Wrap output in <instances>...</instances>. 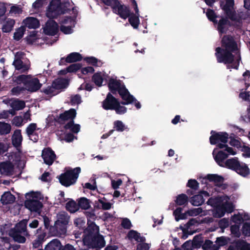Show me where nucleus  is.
<instances>
[{
	"label": "nucleus",
	"instance_id": "obj_1",
	"mask_svg": "<svg viewBox=\"0 0 250 250\" xmlns=\"http://www.w3.org/2000/svg\"><path fill=\"white\" fill-rule=\"evenodd\" d=\"M222 48H216L215 56L218 62L227 65L228 69H238L240 55L233 38L224 36L222 40Z\"/></svg>",
	"mask_w": 250,
	"mask_h": 250
},
{
	"label": "nucleus",
	"instance_id": "obj_2",
	"mask_svg": "<svg viewBox=\"0 0 250 250\" xmlns=\"http://www.w3.org/2000/svg\"><path fill=\"white\" fill-rule=\"evenodd\" d=\"M207 204L213 207L212 215L215 218H221L226 213H231L234 208V206L230 198L226 195L211 197L208 200Z\"/></svg>",
	"mask_w": 250,
	"mask_h": 250
},
{
	"label": "nucleus",
	"instance_id": "obj_3",
	"mask_svg": "<svg viewBox=\"0 0 250 250\" xmlns=\"http://www.w3.org/2000/svg\"><path fill=\"white\" fill-rule=\"evenodd\" d=\"M99 232V227L94 223H90L84 231L83 244L89 248L104 247L105 242L103 237Z\"/></svg>",
	"mask_w": 250,
	"mask_h": 250
},
{
	"label": "nucleus",
	"instance_id": "obj_4",
	"mask_svg": "<svg viewBox=\"0 0 250 250\" xmlns=\"http://www.w3.org/2000/svg\"><path fill=\"white\" fill-rule=\"evenodd\" d=\"M202 184L206 185V189L215 192H220V189H224L226 188L225 185L223 184L224 179L220 175L216 174H208L205 176H201L198 178Z\"/></svg>",
	"mask_w": 250,
	"mask_h": 250
},
{
	"label": "nucleus",
	"instance_id": "obj_5",
	"mask_svg": "<svg viewBox=\"0 0 250 250\" xmlns=\"http://www.w3.org/2000/svg\"><path fill=\"white\" fill-rule=\"evenodd\" d=\"M211 134L209 140L211 145H217L218 147L224 149L225 151L229 153V154H231V155H234L237 153L235 149L228 146L226 145L229 137L227 133L224 132H216L211 131Z\"/></svg>",
	"mask_w": 250,
	"mask_h": 250
},
{
	"label": "nucleus",
	"instance_id": "obj_6",
	"mask_svg": "<svg viewBox=\"0 0 250 250\" xmlns=\"http://www.w3.org/2000/svg\"><path fill=\"white\" fill-rule=\"evenodd\" d=\"M108 87L113 93L118 92L124 102L123 104H128L133 100V97L130 94L125 85L122 84L120 81L114 79H110L108 83Z\"/></svg>",
	"mask_w": 250,
	"mask_h": 250
},
{
	"label": "nucleus",
	"instance_id": "obj_7",
	"mask_svg": "<svg viewBox=\"0 0 250 250\" xmlns=\"http://www.w3.org/2000/svg\"><path fill=\"white\" fill-rule=\"evenodd\" d=\"M26 200L25 202V206L27 208L31 211L38 212L42 208V204L40 201L42 198L41 194L40 192H30L25 195Z\"/></svg>",
	"mask_w": 250,
	"mask_h": 250
},
{
	"label": "nucleus",
	"instance_id": "obj_8",
	"mask_svg": "<svg viewBox=\"0 0 250 250\" xmlns=\"http://www.w3.org/2000/svg\"><path fill=\"white\" fill-rule=\"evenodd\" d=\"M57 219L55 221L54 227L51 229V230L56 229V232L54 233V235L60 236L66 233L69 217L67 213L60 212L57 214Z\"/></svg>",
	"mask_w": 250,
	"mask_h": 250
},
{
	"label": "nucleus",
	"instance_id": "obj_9",
	"mask_svg": "<svg viewBox=\"0 0 250 250\" xmlns=\"http://www.w3.org/2000/svg\"><path fill=\"white\" fill-rule=\"evenodd\" d=\"M80 172L81 168L79 167L66 170L65 172L60 175L59 178L60 183L65 187L74 184Z\"/></svg>",
	"mask_w": 250,
	"mask_h": 250
},
{
	"label": "nucleus",
	"instance_id": "obj_10",
	"mask_svg": "<svg viewBox=\"0 0 250 250\" xmlns=\"http://www.w3.org/2000/svg\"><path fill=\"white\" fill-rule=\"evenodd\" d=\"M225 167L235 170L238 174L244 177L250 173L249 169L247 165L240 163L236 157L227 160L225 162Z\"/></svg>",
	"mask_w": 250,
	"mask_h": 250
},
{
	"label": "nucleus",
	"instance_id": "obj_11",
	"mask_svg": "<svg viewBox=\"0 0 250 250\" xmlns=\"http://www.w3.org/2000/svg\"><path fill=\"white\" fill-rule=\"evenodd\" d=\"M106 5L110 6L114 13L124 19H126L129 14V9L125 5H122L118 0H102Z\"/></svg>",
	"mask_w": 250,
	"mask_h": 250
},
{
	"label": "nucleus",
	"instance_id": "obj_12",
	"mask_svg": "<svg viewBox=\"0 0 250 250\" xmlns=\"http://www.w3.org/2000/svg\"><path fill=\"white\" fill-rule=\"evenodd\" d=\"M24 54L22 52H18L15 54L14 60L13 65L15 69L21 73H24L27 71L30 66L29 61L24 58Z\"/></svg>",
	"mask_w": 250,
	"mask_h": 250
},
{
	"label": "nucleus",
	"instance_id": "obj_13",
	"mask_svg": "<svg viewBox=\"0 0 250 250\" xmlns=\"http://www.w3.org/2000/svg\"><path fill=\"white\" fill-rule=\"evenodd\" d=\"M68 85V82L66 79H57L53 82L52 86L47 87L44 90V92L47 95L54 96L58 93L56 90L65 88Z\"/></svg>",
	"mask_w": 250,
	"mask_h": 250
},
{
	"label": "nucleus",
	"instance_id": "obj_14",
	"mask_svg": "<svg viewBox=\"0 0 250 250\" xmlns=\"http://www.w3.org/2000/svg\"><path fill=\"white\" fill-rule=\"evenodd\" d=\"M62 13L61 0H52L46 10V15L49 19H53Z\"/></svg>",
	"mask_w": 250,
	"mask_h": 250
},
{
	"label": "nucleus",
	"instance_id": "obj_15",
	"mask_svg": "<svg viewBox=\"0 0 250 250\" xmlns=\"http://www.w3.org/2000/svg\"><path fill=\"white\" fill-rule=\"evenodd\" d=\"M220 6L226 15L231 20L235 19L234 0H220Z\"/></svg>",
	"mask_w": 250,
	"mask_h": 250
},
{
	"label": "nucleus",
	"instance_id": "obj_16",
	"mask_svg": "<svg viewBox=\"0 0 250 250\" xmlns=\"http://www.w3.org/2000/svg\"><path fill=\"white\" fill-rule=\"evenodd\" d=\"M205 187L204 190L200 192L199 194L194 195L191 198L190 202L193 206H199L202 205L205 201L204 197H208L214 194L213 190H211L210 189L209 191L207 189L205 190Z\"/></svg>",
	"mask_w": 250,
	"mask_h": 250
},
{
	"label": "nucleus",
	"instance_id": "obj_17",
	"mask_svg": "<svg viewBox=\"0 0 250 250\" xmlns=\"http://www.w3.org/2000/svg\"><path fill=\"white\" fill-rule=\"evenodd\" d=\"M223 150H218V148H215L212 152V154L214 157V159L216 162L221 167H225V162L224 160L228 157L229 155L230 154H229V153L225 151L224 149Z\"/></svg>",
	"mask_w": 250,
	"mask_h": 250
},
{
	"label": "nucleus",
	"instance_id": "obj_18",
	"mask_svg": "<svg viewBox=\"0 0 250 250\" xmlns=\"http://www.w3.org/2000/svg\"><path fill=\"white\" fill-rule=\"evenodd\" d=\"M132 3L133 4L134 9L135 11V14L130 15L129 14L127 18L129 17L128 21L130 24L134 28H137L140 23V20L139 19V17L140 16L139 11L136 1L135 0H132ZM129 12H130L129 10Z\"/></svg>",
	"mask_w": 250,
	"mask_h": 250
},
{
	"label": "nucleus",
	"instance_id": "obj_19",
	"mask_svg": "<svg viewBox=\"0 0 250 250\" xmlns=\"http://www.w3.org/2000/svg\"><path fill=\"white\" fill-rule=\"evenodd\" d=\"M16 172V168L13 164L10 162L0 163V173L3 175L10 176Z\"/></svg>",
	"mask_w": 250,
	"mask_h": 250
},
{
	"label": "nucleus",
	"instance_id": "obj_20",
	"mask_svg": "<svg viewBox=\"0 0 250 250\" xmlns=\"http://www.w3.org/2000/svg\"><path fill=\"white\" fill-rule=\"evenodd\" d=\"M59 28L57 23L53 20L47 21L43 27L44 33L48 35H55L58 32Z\"/></svg>",
	"mask_w": 250,
	"mask_h": 250
},
{
	"label": "nucleus",
	"instance_id": "obj_21",
	"mask_svg": "<svg viewBox=\"0 0 250 250\" xmlns=\"http://www.w3.org/2000/svg\"><path fill=\"white\" fill-rule=\"evenodd\" d=\"M42 157L46 164L51 165L56 158V155L50 148H46L42 151Z\"/></svg>",
	"mask_w": 250,
	"mask_h": 250
},
{
	"label": "nucleus",
	"instance_id": "obj_22",
	"mask_svg": "<svg viewBox=\"0 0 250 250\" xmlns=\"http://www.w3.org/2000/svg\"><path fill=\"white\" fill-rule=\"evenodd\" d=\"M29 76V78L28 80L25 88L27 90L31 92L36 91L41 88L42 84L38 79L33 78L31 75Z\"/></svg>",
	"mask_w": 250,
	"mask_h": 250
},
{
	"label": "nucleus",
	"instance_id": "obj_23",
	"mask_svg": "<svg viewBox=\"0 0 250 250\" xmlns=\"http://www.w3.org/2000/svg\"><path fill=\"white\" fill-rule=\"evenodd\" d=\"M37 126L35 123H31L26 128V134L29 138L34 142H37L39 139L36 131L38 130Z\"/></svg>",
	"mask_w": 250,
	"mask_h": 250
},
{
	"label": "nucleus",
	"instance_id": "obj_24",
	"mask_svg": "<svg viewBox=\"0 0 250 250\" xmlns=\"http://www.w3.org/2000/svg\"><path fill=\"white\" fill-rule=\"evenodd\" d=\"M118 101L111 94L108 93L106 98L104 101L103 107L106 110H113L115 108Z\"/></svg>",
	"mask_w": 250,
	"mask_h": 250
},
{
	"label": "nucleus",
	"instance_id": "obj_25",
	"mask_svg": "<svg viewBox=\"0 0 250 250\" xmlns=\"http://www.w3.org/2000/svg\"><path fill=\"white\" fill-rule=\"evenodd\" d=\"M250 219V215L246 212L242 211L234 214L231 218V220L236 225H240L243 221Z\"/></svg>",
	"mask_w": 250,
	"mask_h": 250
},
{
	"label": "nucleus",
	"instance_id": "obj_26",
	"mask_svg": "<svg viewBox=\"0 0 250 250\" xmlns=\"http://www.w3.org/2000/svg\"><path fill=\"white\" fill-rule=\"evenodd\" d=\"M26 39L27 42L31 43L42 44L46 42L47 44H49V42L44 40V39L38 37L36 31H32L31 32L30 35L27 37Z\"/></svg>",
	"mask_w": 250,
	"mask_h": 250
},
{
	"label": "nucleus",
	"instance_id": "obj_27",
	"mask_svg": "<svg viewBox=\"0 0 250 250\" xmlns=\"http://www.w3.org/2000/svg\"><path fill=\"white\" fill-rule=\"evenodd\" d=\"M24 25L29 29H36L40 26V22L38 19L33 17H27L23 21Z\"/></svg>",
	"mask_w": 250,
	"mask_h": 250
},
{
	"label": "nucleus",
	"instance_id": "obj_28",
	"mask_svg": "<svg viewBox=\"0 0 250 250\" xmlns=\"http://www.w3.org/2000/svg\"><path fill=\"white\" fill-rule=\"evenodd\" d=\"M95 208L98 209L103 210H108L111 208L112 204L107 202L105 198H99L98 201H95L94 203Z\"/></svg>",
	"mask_w": 250,
	"mask_h": 250
},
{
	"label": "nucleus",
	"instance_id": "obj_29",
	"mask_svg": "<svg viewBox=\"0 0 250 250\" xmlns=\"http://www.w3.org/2000/svg\"><path fill=\"white\" fill-rule=\"evenodd\" d=\"M229 26V21L225 18H222L218 23L217 29L220 34L226 33Z\"/></svg>",
	"mask_w": 250,
	"mask_h": 250
},
{
	"label": "nucleus",
	"instance_id": "obj_30",
	"mask_svg": "<svg viewBox=\"0 0 250 250\" xmlns=\"http://www.w3.org/2000/svg\"><path fill=\"white\" fill-rule=\"evenodd\" d=\"M12 144L16 147L20 146L22 141V137L21 134V130H16L12 137Z\"/></svg>",
	"mask_w": 250,
	"mask_h": 250
},
{
	"label": "nucleus",
	"instance_id": "obj_31",
	"mask_svg": "<svg viewBox=\"0 0 250 250\" xmlns=\"http://www.w3.org/2000/svg\"><path fill=\"white\" fill-rule=\"evenodd\" d=\"M27 224V220H23L17 224L15 228L11 231H19L23 233V235H28V232L26 231V226Z\"/></svg>",
	"mask_w": 250,
	"mask_h": 250
},
{
	"label": "nucleus",
	"instance_id": "obj_32",
	"mask_svg": "<svg viewBox=\"0 0 250 250\" xmlns=\"http://www.w3.org/2000/svg\"><path fill=\"white\" fill-rule=\"evenodd\" d=\"M76 17L77 15L76 14H74L72 16H64L62 18V19L61 21V23L62 25L75 26Z\"/></svg>",
	"mask_w": 250,
	"mask_h": 250
},
{
	"label": "nucleus",
	"instance_id": "obj_33",
	"mask_svg": "<svg viewBox=\"0 0 250 250\" xmlns=\"http://www.w3.org/2000/svg\"><path fill=\"white\" fill-rule=\"evenodd\" d=\"M9 233L10 235L15 242L19 243H25L26 241L25 236L26 235H23L22 233L20 232L19 231H10Z\"/></svg>",
	"mask_w": 250,
	"mask_h": 250
},
{
	"label": "nucleus",
	"instance_id": "obj_34",
	"mask_svg": "<svg viewBox=\"0 0 250 250\" xmlns=\"http://www.w3.org/2000/svg\"><path fill=\"white\" fill-rule=\"evenodd\" d=\"M62 244L60 241L57 239H54L46 245L44 250H60Z\"/></svg>",
	"mask_w": 250,
	"mask_h": 250
},
{
	"label": "nucleus",
	"instance_id": "obj_35",
	"mask_svg": "<svg viewBox=\"0 0 250 250\" xmlns=\"http://www.w3.org/2000/svg\"><path fill=\"white\" fill-rule=\"evenodd\" d=\"M127 236L129 239H133L138 242H144L146 241L145 237L141 236L140 233L133 230H130L128 232Z\"/></svg>",
	"mask_w": 250,
	"mask_h": 250
},
{
	"label": "nucleus",
	"instance_id": "obj_36",
	"mask_svg": "<svg viewBox=\"0 0 250 250\" xmlns=\"http://www.w3.org/2000/svg\"><path fill=\"white\" fill-rule=\"evenodd\" d=\"M76 115V111L74 109H70L66 111L63 114L60 115V118L62 120H73Z\"/></svg>",
	"mask_w": 250,
	"mask_h": 250
},
{
	"label": "nucleus",
	"instance_id": "obj_37",
	"mask_svg": "<svg viewBox=\"0 0 250 250\" xmlns=\"http://www.w3.org/2000/svg\"><path fill=\"white\" fill-rule=\"evenodd\" d=\"M15 198L10 192H5L1 198V202L3 204H9L13 203Z\"/></svg>",
	"mask_w": 250,
	"mask_h": 250
},
{
	"label": "nucleus",
	"instance_id": "obj_38",
	"mask_svg": "<svg viewBox=\"0 0 250 250\" xmlns=\"http://www.w3.org/2000/svg\"><path fill=\"white\" fill-rule=\"evenodd\" d=\"M10 105L13 110H21L25 107V103L22 101L19 100H14L11 101Z\"/></svg>",
	"mask_w": 250,
	"mask_h": 250
},
{
	"label": "nucleus",
	"instance_id": "obj_39",
	"mask_svg": "<svg viewBox=\"0 0 250 250\" xmlns=\"http://www.w3.org/2000/svg\"><path fill=\"white\" fill-rule=\"evenodd\" d=\"M91 202L85 197H81L78 200V206L83 209L86 210L90 207Z\"/></svg>",
	"mask_w": 250,
	"mask_h": 250
},
{
	"label": "nucleus",
	"instance_id": "obj_40",
	"mask_svg": "<svg viewBox=\"0 0 250 250\" xmlns=\"http://www.w3.org/2000/svg\"><path fill=\"white\" fill-rule=\"evenodd\" d=\"M82 59V57L80 54L77 52L71 53L69 54L65 59V62L71 63L79 61Z\"/></svg>",
	"mask_w": 250,
	"mask_h": 250
},
{
	"label": "nucleus",
	"instance_id": "obj_41",
	"mask_svg": "<svg viewBox=\"0 0 250 250\" xmlns=\"http://www.w3.org/2000/svg\"><path fill=\"white\" fill-rule=\"evenodd\" d=\"M15 21L13 19H7L3 25L2 30L4 32H10L15 24Z\"/></svg>",
	"mask_w": 250,
	"mask_h": 250
},
{
	"label": "nucleus",
	"instance_id": "obj_42",
	"mask_svg": "<svg viewBox=\"0 0 250 250\" xmlns=\"http://www.w3.org/2000/svg\"><path fill=\"white\" fill-rule=\"evenodd\" d=\"M104 75L101 72L95 73L92 77L94 83L99 86H101L103 83Z\"/></svg>",
	"mask_w": 250,
	"mask_h": 250
},
{
	"label": "nucleus",
	"instance_id": "obj_43",
	"mask_svg": "<svg viewBox=\"0 0 250 250\" xmlns=\"http://www.w3.org/2000/svg\"><path fill=\"white\" fill-rule=\"evenodd\" d=\"M182 208H177L174 211L173 215L175 216V220L178 221L180 220L185 219L187 218V214L186 212L184 213H182Z\"/></svg>",
	"mask_w": 250,
	"mask_h": 250
},
{
	"label": "nucleus",
	"instance_id": "obj_44",
	"mask_svg": "<svg viewBox=\"0 0 250 250\" xmlns=\"http://www.w3.org/2000/svg\"><path fill=\"white\" fill-rule=\"evenodd\" d=\"M65 128L73 133H77L80 130V125L79 124H75L73 121H71L65 125Z\"/></svg>",
	"mask_w": 250,
	"mask_h": 250
},
{
	"label": "nucleus",
	"instance_id": "obj_45",
	"mask_svg": "<svg viewBox=\"0 0 250 250\" xmlns=\"http://www.w3.org/2000/svg\"><path fill=\"white\" fill-rule=\"evenodd\" d=\"M203 212L202 209L201 208H192L188 210L186 212V214H187V217L189 216H196L197 215H198L201 213H202ZM207 214V213H205V211H204L203 215H206Z\"/></svg>",
	"mask_w": 250,
	"mask_h": 250
},
{
	"label": "nucleus",
	"instance_id": "obj_46",
	"mask_svg": "<svg viewBox=\"0 0 250 250\" xmlns=\"http://www.w3.org/2000/svg\"><path fill=\"white\" fill-rule=\"evenodd\" d=\"M66 208L71 213L75 212L79 209L78 204H77L74 201H69L66 204Z\"/></svg>",
	"mask_w": 250,
	"mask_h": 250
},
{
	"label": "nucleus",
	"instance_id": "obj_47",
	"mask_svg": "<svg viewBox=\"0 0 250 250\" xmlns=\"http://www.w3.org/2000/svg\"><path fill=\"white\" fill-rule=\"evenodd\" d=\"M11 125L10 124L0 122V134H7L11 131Z\"/></svg>",
	"mask_w": 250,
	"mask_h": 250
},
{
	"label": "nucleus",
	"instance_id": "obj_48",
	"mask_svg": "<svg viewBox=\"0 0 250 250\" xmlns=\"http://www.w3.org/2000/svg\"><path fill=\"white\" fill-rule=\"evenodd\" d=\"M22 12V8L21 5H14L11 7L9 13L11 16H17Z\"/></svg>",
	"mask_w": 250,
	"mask_h": 250
},
{
	"label": "nucleus",
	"instance_id": "obj_49",
	"mask_svg": "<svg viewBox=\"0 0 250 250\" xmlns=\"http://www.w3.org/2000/svg\"><path fill=\"white\" fill-rule=\"evenodd\" d=\"M29 78V75H21L19 76L14 77L13 80L14 82L17 83H23L26 86V83Z\"/></svg>",
	"mask_w": 250,
	"mask_h": 250
},
{
	"label": "nucleus",
	"instance_id": "obj_50",
	"mask_svg": "<svg viewBox=\"0 0 250 250\" xmlns=\"http://www.w3.org/2000/svg\"><path fill=\"white\" fill-rule=\"evenodd\" d=\"M84 60L86 62L96 66H101L102 65V62L101 61L93 57H85L84 58Z\"/></svg>",
	"mask_w": 250,
	"mask_h": 250
},
{
	"label": "nucleus",
	"instance_id": "obj_51",
	"mask_svg": "<svg viewBox=\"0 0 250 250\" xmlns=\"http://www.w3.org/2000/svg\"><path fill=\"white\" fill-rule=\"evenodd\" d=\"M25 31V27L24 26H21L16 30L14 35L15 40L19 41L22 37Z\"/></svg>",
	"mask_w": 250,
	"mask_h": 250
},
{
	"label": "nucleus",
	"instance_id": "obj_52",
	"mask_svg": "<svg viewBox=\"0 0 250 250\" xmlns=\"http://www.w3.org/2000/svg\"><path fill=\"white\" fill-rule=\"evenodd\" d=\"M188 197L185 194L177 196L175 202L178 205L181 206L188 202Z\"/></svg>",
	"mask_w": 250,
	"mask_h": 250
},
{
	"label": "nucleus",
	"instance_id": "obj_53",
	"mask_svg": "<svg viewBox=\"0 0 250 250\" xmlns=\"http://www.w3.org/2000/svg\"><path fill=\"white\" fill-rule=\"evenodd\" d=\"M21 153L18 152V153H16L14 154L13 155H11V158H10L9 159L11 160L12 159V164L14 165H16L18 164V165H19L20 163H21Z\"/></svg>",
	"mask_w": 250,
	"mask_h": 250
},
{
	"label": "nucleus",
	"instance_id": "obj_54",
	"mask_svg": "<svg viewBox=\"0 0 250 250\" xmlns=\"http://www.w3.org/2000/svg\"><path fill=\"white\" fill-rule=\"evenodd\" d=\"M231 233L236 237H239L241 235L240 231V227L238 225H232L230 227Z\"/></svg>",
	"mask_w": 250,
	"mask_h": 250
},
{
	"label": "nucleus",
	"instance_id": "obj_55",
	"mask_svg": "<svg viewBox=\"0 0 250 250\" xmlns=\"http://www.w3.org/2000/svg\"><path fill=\"white\" fill-rule=\"evenodd\" d=\"M74 27V26L71 25H62L61 26V30L65 34H69L73 32V28Z\"/></svg>",
	"mask_w": 250,
	"mask_h": 250
},
{
	"label": "nucleus",
	"instance_id": "obj_56",
	"mask_svg": "<svg viewBox=\"0 0 250 250\" xmlns=\"http://www.w3.org/2000/svg\"><path fill=\"white\" fill-rule=\"evenodd\" d=\"M219 226L221 229L222 231L224 232L225 229L229 226V220L227 218H223L219 221Z\"/></svg>",
	"mask_w": 250,
	"mask_h": 250
},
{
	"label": "nucleus",
	"instance_id": "obj_57",
	"mask_svg": "<svg viewBox=\"0 0 250 250\" xmlns=\"http://www.w3.org/2000/svg\"><path fill=\"white\" fill-rule=\"evenodd\" d=\"M113 110H115L117 114H123L126 112V108L124 106L121 105L118 102L117 105L115 106V108H114Z\"/></svg>",
	"mask_w": 250,
	"mask_h": 250
},
{
	"label": "nucleus",
	"instance_id": "obj_58",
	"mask_svg": "<svg viewBox=\"0 0 250 250\" xmlns=\"http://www.w3.org/2000/svg\"><path fill=\"white\" fill-rule=\"evenodd\" d=\"M206 15L210 21L213 22L214 23H217V21L216 18L217 16H215L214 11L212 10L208 9L207 10Z\"/></svg>",
	"mask_w": 250,
	"mask_h": 250
},
{
	"label": "nucleus",
	"instance_id": "obj_59",
	"mask_svg": "<svg viewBox=\"0 0 250 250\" xmlns=\"http://www.w3.org/2000/svg\"><path fill=\"white\" fill-rule=\"evenodd\" d=\"M242 231L243 234H244L246 236H250V223H245L244 224L242 229Z\"/></svg>",
	"mask_w": 250,
	"mask_h": 250
},
{
	"label": "nucleus",
	"instance_id": "obj_60",
	"mask_svg": "<svg viewBox=\"0 0 250 250\" xmlns=\"http://www.w3.org/2000/svg\"><path fill=\"white\" fill-rule=\"evenodd\" d=\"M23 119L21 116H16L12 120V124L17 126H21L23 125Z\"/></svg>",
	"mask_w": 250,
	"mask_h": 250
},
{
	"label": "nucleus",
	"instance_id": "obj_61",
	"mask_svg": "<svg viewBox=\"0 0 250 250\" xmlns=\"http://www.w3.org/2000/svg\"><path fill=\"white\" fill-rule=\"evenodd\" d=\"M187 186L192 189H197L198 188L199 184L196 180L190 179L188 181Z\"/></svg>",
	"mask_w": 250,
	"mask_h": 250
},
{
	"label": "nucleus",
	"instance_id": "obj_62",
	"mask_svg": "<svg viewBox=\"0 0 250 250\" xmlns=\"http://www.w3.org/2000/svg\"><path fill=\"white\" fill-rule=\"evenodd\" d=\"M150 244L141 242L137 246L136 250H149L150 248Z\"/></svg>",
	"mask_w": 250,
	"mask_h": 250
},
{
	"label": "nucleus",
	"instance_id": "obj_63",
	"mask_svg": "<svg viewBox=\"0 0 250 250\" xmlns=\"http://www.w3.org/2000/svg\"><path fill=\"white\" fill-rule=\"evenodd\" d=\"M114 128L119 131H123L125 129V125L120 121H116L114 122Z\"/></svg>",
	"mask_w": 250,
	"mask_h": 250
},
{
	"label": "nucleus",
	"instance_id": "obj_64",
	"mask_svg": "<svg viewBox=\"0 0 250 250\" xmlns=\"http://www.w3.org/2000/svg\"><path fill=\"white\" fill-rule=\"evenodd\" d=\"M82 66L80 63H74L67 67L68 72H74L81 68Z\"/></svg>",
	"mask_w": 250,
	"mask_h": 250
}]
</instances>
